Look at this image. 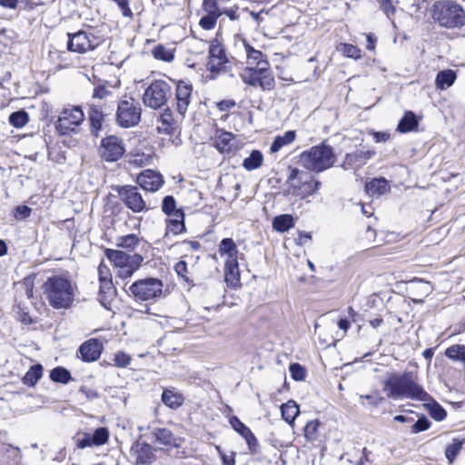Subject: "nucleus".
Masks as SVG:
<instances>
[{
  "instance_id": "nucleus-1",
  "label": "nucleus",
  "mask_w": 465,
  "mask_h": 465,
  "mask_svg": "<svg viewBox=\"0 0 465 465\" xmlns=\"http://www.w3.org/2000/svg\"><path fill=\"white\" fill-rule=\"evenodd\" d=\"M383 391H388L387 396L393 400L406 398L425 401L430 399V395L416 382L414 375L411 371L390 374L384 381Z\"/></svg>"
},
{
  "instance_id": "nucleus-2",
  "label": "nucleus",
  "mask_w": 465,
  "mask_h": 465,
  "mask_svg": "<svg viewBox=\"0 0 465 465\" xmlns=\"http://www.w3.org/2000/svg\"><path fill=\"white\" fill-rule=\"evenodd\" d=\"M43 289L49 305L54 309L66 310L74 304L76 286L68 278L62 275L48 277Z\"/></svg>"
},
{
  "instance_id": "nucleus-3",
  "label": "nucleus",
  "mask_w": 465,
  "mask_h": 465,
  "mask_svg": "<svg viewBox=\"0 0 465 465\" xmlns=\"http://www.w3.org/2000/svg\"><path fill=\"white\" fill-rule=\"evenodd\" d=\"M432 20L440 27L447 29L460 28L465 25V10L453 0H438L430 10Z\"/></svg>"
},
{
  "instance_id": "nucleus-4",
  "label": "nucleus",
  "mask_w": 465,
  "mask_h": 465,
  "mask_svg": "<svg viewBox=\"0 0 465 465\" xmlns=\"http://www.w3.org/2000/svg\"><path fill=\"white\" fill-rule=\"evenodd\" d=\"M299 158L300 163L305 169L315 173L331 168L335 160L332 147L324 143L302 152Z\"/></svg>"
},
{
  "instance_id": "nucleus-5",
  "label": "nucleus",
  "mask_w": 465,
  "mask_h": 465,
  "mask_svg": "<svg viewBox=\"0 0 465 465\" xmlns=\"http://www.w3.org/2000/svg\"><path fill=\"white\" fill-rule=\"evenodd\" d=\"M162 280L153 277L138 280L133 282L128 292L136 301H156L164 297Z\"/></svg>"
},
{
  "instance_id": "nucleus-6",
  "label": "nucleus",
  "mask_w": 465,
  "mask_h": 465,
  "mask_svg": "<svg viewBox=\"0 0 465 465\" xmlns=\"http://www.w3.org/2000/svg\"><path fill=\"white\" fill-rule=\"evenodd\" d=\"M105 255L119 269L117 276L122 279L131 277L143 262L141 255L129 254L119 250L106 249Z\"/></svg>"
},
{
  "instance_id": "nucleus-7",
  "label": "nucleus",
  "mask_w": 465,
  "mask_h": 465,
  "mask_svg": "<svg viewBox=\"0 0 465 465\" xmlns=\"http://www.w3.org/2000/svg\"><path fill=\"white\" fill-rule=\"evenodd\" d=\"M142 107L134 98L121 100L117 104L116 123L123 128L136 126L141 121Z\"/></svg>"
},
{
  "instance_id": "nucleus-8",
  "label": "nucleus",
  "mask_w": 465,
  "mask_h": 465,
  "mask_svg": "<svg viewBox=\"0 0 465 465\" xmlns=\"http://www.w3.org/2000/svg\"><path fill=\"white\" fill-rule=\"evenodd\" d=\"M172 96V88L163 80L153 81L145 89L143 95V103L152 109L163 107Z\"/></svg>"
},
{
  "instance_id": "nucleus-9",
  "label": "nucleus",
  "mask_w": 465,
  "mask_h": 465,
  "mask_svg": "<svg viewBox=\"0 0 465 465\" xmlns=\"http://www.w3.org/2000/svg\"><path fill=\"white\" fill-rule=\"evenodd\" d=\"M84 118V113L81 106L64 108L55 122V129L61 135L69 134L72 132H76Z\"/></svg>"
},
{
  "instance_id": "nucleus-10",
  "label": "nucleus",
  "mask_w": 465,
  "mask_h": 465,
  "mask_svg": "<svg viewBox=\"0 0 465 465\" xmlns=\"http://www.w3.org/2000/svg\"><path fill=\"white\" fill-rule=\"evenodd\" d=\"M115 191L118 193L120 200L134 213H142L150 209L146 206L145 201L136 186H117Z\"/></svg>"
},
{
  "instance_id": "nucleus-11",
  "label": "nucleus",
  "mask_w": 465,
  "mask_h": 465,
  "mask_svg": "<svg viewBox=\"0 0 465 465\" xmlns=\"http://www.w3.org/2000/svg\"><path fill=\"white\" fill-rule=\"evenodd\" d=\"M67 36V49L70 52L84 54L94 50L99 45L97 38L84 31H78L74 34L68 33Z\"/></svg>"
},
{
  "instance_id": "nucleus-12",
  "label": "nucleus",
  "mask_w": 465,
  "mask_h": 465,
  "mask_svg": "<svg viewBox=\"0 0 465 465\" xmlns=\"http://www.w3.org/2000/svg\"><path fill=\"white\" fill-rule=\"evenodd\" d=\"M125 148L121 138L109 135L102 139L99 153L105 162H115L124 153Z\"/></svg>"
},
{
  "instance_id": "nucleus-13",
  "label": "nucleus",
  "mask_w": 465,
  "mask_h": 465,
  "mask_svg": "<svg viewBox=\"0 0 465 465\" xmlns=\"http://www.w3.org/2000/svg\"><path fill=\"white\" fill-rule=\"evenodd\" d=\"M147 429L151 432V440L153 443L161 445L162 450H180L181 438H177L170 430L166 428L154 427L148 425Z\"/></svg>"
},
{
  "instance_id": "nucleus-14",
  "label": "nucleus",
  "mask_w": 465,
  "mask_h": 465,
  "mask_svg": "<svg viewBox=\"0 0 465 465\" xmlns=\"http://www.w3.org/2000/svg\"><path fill=\"white\" fill-rule=\"evenodd\" d=\"M192 92V84L183 80L177 82L175 90L176 111L182 116H184L187 112L191 103Z\"/></svg>"
},
{
  "instance_id": "nucleus-15",
  "label": "nucleus",
  "mask_w": 465,
  "mask_h": 465,
  "mask_svg": "<svg viewBox=\"0 0 465 465\" xmlns=\"http://www.w3.org/2000/svg\"><path fill=\"white\" fill-rule=\"evenodd\" d=\"M136 182L143 190L153 193L162 187L163 179L160 173L147 169L137 176Z\"/></svg>"
},
{
  "instance_id": "nucleus-16",
  "label": "nucleus",
  "mask_w": 465,
  "mask_h": 465,
  "mask_svg": "<svg viewBox=\"0 0 465 465\" xmlns=\"http://www.w3.org/2000/svg\"><path fill=\"white\" fill-rule=\"evenodd\" d=\"M103 345L97 339L84 341L78 349L80 358L85 362L97 361L102 353Z\"/></svg>"
},
{
  "instance_id": "nucleus-17",
  "label": "nucleus",
  "mask_w": 465,
  "mask_h": 465,
  "mask_svg": "<svg viewBox=\"0 0 465 465\" xmlns=\"http://www.w3.org/2000/svg\"><path fill=\"white\" fill-rule=\"evenodd\" d=\"M224 49L220 45H212L209 50L207 67L211 73H219L227 63Z\"/></svg>"
},
{
  "instance_id": "nucleus-18",
  "label": "nucleus",
  "mask_w": 465,
  "mask_h": 465,
  "mask_svg": "<svg viewBox=\"0 0 465 465\" xmlns=\"http://www.w3.org/2000/svg\"><path fill=\"white\" fill-rule=\"evenodd\" d=\"M234 140L235 136L233 134L223 130H217L213 138V143L220 153H230L234 151Z\"/></svg>"
},
{
  "instance_id": "nucleus-19",
  "label": "nucleus",
  "mask_w": 465,
  "mask_h": 465,
  "mask_svg": "<svg viewBox=\"0 0 465 465\" xmlns=\"http://www.w3.org/2000/svg\"><path fill=\"white\" fill-rule=\"evenodd\" d=\"M87 120L89 123L90 133L93 136L98 137L105 119L103 112H99L97 106H89Z\"/></svg>"
},
{
  "instance_id": "nucleus-20",
  "label": "nucleus",
  "mask_w": 465,
  "mask_h": 465,
  "mask_svg": "<svg viewBox=\"0 0 465 465\" xmlns=\"http://www.w3.org/2000/svg\"><path fill=\"white\" fill-rule=\"evenodd\" d=\"M136 465H151L154 460L155 455L153 451V447L146 442L136 443Z\"/></svg>"
},
{
  "instance_id": "nucleus-21",
  "label": "nucleus",
  "mask_w": 465,
  "mask_h": 465,
  "mask_svg": "<svg viewBox=\"0 0 465 465\" xmlns=\"http://www.w3.org/2000/svg\"><path fill=\"white\" fill-rule=\"evenodd\" d=\"M365 191L371 196L381 195L390 191V185L383 177L374 178L365 183Z\"/></svg>"
},
{
  "instance_id": "nucleus-22",
  "label": "nucleus",
  "mask_w": 465,
  "mask_h": 465,
  "mask_svg": "<svg viewBox=\"0 0 465 465\" xmlns=\"http://www.w3.org/2000/svg\"><path fill=\"white\" fill-rule=\"evenodd\" d=\"M157 126L159 133L173 134L175 130V121L173 119V112L170 108L164 109L161 114Z\"/></svg>"
},
{
  "instance_id": "nucleus-23",
  "label": "nucleus",
  "mask_w": 465,
  "mask_h": 465,
  "mask_svg": "<svg viewBox=\"0 0 465 465\" xmlns=\"http://www.w3.org/2000/svg\"><path fill=\"white\" fill-rule=\"evenodd\" d=\"M418 125L419 120L416 114L412 111H406L399 121L396 130L401 134H405L416 130Z\"/></svg>"
},
{
  "instance_id": "nucleus-24",
  "label": "nucleus",
  "mask_w": 465,
  "mask_h": 465,
  "mask_svg": "<svg viewBox=\"0 0 465 465\" xmlns=\"http://www.w3.org/2000/svg\"><path fill=\"white\" fill-rule=\"evenodd\" d=\"M245 50L247 54V64L249 66L259 68L269 66V63L264 59V54L262 51L254 49L249 44H245Z\"/></svg>"
},
{
  "instance_id": "nucleus-25",
  "label": "nucleus",
  "mask_w": 465,
  "mask_h": 465,
  "mask_svg": "<svg viewBox=\"0 0 465 465\" xmlns=\"http://www.w3.org/2000/svg\"><path fill=\"white\" fill-rule=\"evenodd\" d=\"M225 281L231 284L240 281L238 257L227 259L224 265Z\"/></svg>"
},
{
  "instance_id": "nucleus-26",
  "label": "nucleus",
  "mask_w": 465,
  "mask_h": 465,
  "mask_svg": "<svg viewBox=\"0 0 465 465\" xmlns=\"http://www.w3.org/2000/svg\"><path fill=\"white\" fill-rule=\"evenodd\" d=\"M456 77L457 74L454 70H441L436 75L435 85L437 89L444 90L454 84Z\"/></svg>"
},
{
  "instance_id": "nucleus-27",
  "label": "nucleus",
  "mask_w": 465,
  "mask_h": 465,
  "mask_svg": "<svg viewBox=\"0 0 465 465\" xmlns=\"http://www.w3.org/2000/svg\"><path fill=\"white\" fill-rule=\"evenodd\" d=\"M170 220H168L166 226L165 236L168 235L169 232L177 235L181 232H185V224H184V213L183 212H176L174 216H172Z\"/></svg>"
},
{
  "instance_id": "nucleus-28",
  "label": "nucleus",
  "mask_w": 465,
  "mask_h": 465,
  "mask_svg": "<svg viewBox=\"0 0 465 465\" xmlns=\"http://www.w3.org/2000/svg\"><path fill=\"white\" fill-rule=\"evenodd\" d=\"M282 419L289 424H292L298 416L299 406L294 401H288L281 406Z\"/></svg>"
},
{
  "instance_id": "nucleus-29",
  "label": "nucleus",
  "mask_w": 465,
  "mask_h": 465,
  "mask_svg": "<svg viewBox=\"0 0 465 465\" xmlns=\"http://www.w3.org/2000/svg\"><path fill=\"white\" fill-rule=\"evenodd\" d=\"M43 370V366L40 363L31 366L23 377V383L29 387H34L42 378Z\"/></svg>"
},
{
  "instance_id": "nucleus-30",
  "label": "nucleus",
  "mask_w": 465,
  "mask_h": 465,
  "mask_svg": "<svg viewBox=\"0 0 465 465\" xmlns=\"http://www.w3.org/2000/svg\"><path fill=\"white\" fill-rule=\"evenodd\" d=\"M293 226L294 221L291 214H281L273 218L272 227L276 232H284Z\"/></svg>"
},
{
  "instance_id": "nucleus-31",
  "label": "nucleus",
  "mask_w": 465,
  "mask_h": 465,
  "mask_svg": "<svg viewBox=\"0 0 465 465\" xmlns=\"http://www.w3.org/2000/svg\"><path fill=\"white\" fill-rule=\"evenodd\" d=\"M427 401L428 402L424 403V407L429 411L430 417L437 421L443 420L447 416V412L443 407H441L434 399H432L431 396L430 399Z\"/></svg>"
},
{
  "instance_id": "nucleus-32",
  "label": "nucleus",
  "mask_w": 465,
  "mask_h": 465,
  "mask_svg": "<svg viewBox=\"0 0 465 465\" xmlns=\"http://www.w3.org/2000/svg\"><path fill=\"white\" fill-rule=\"evenodd\" d=\"M114 294V288L112 279H104L100 282L99 288V300L101 303L105 306L111 297Z\"/></svg>"
},
{
  "instance_id": "nucleus-33",
  "label": "nucleus",
  "mask_w": 465,
  "mask_h": 465,
  "mask_svg": "<svg viewBox=\"0 0 465 465\" xmlns=\"http://www.w3.org/2000/svg\"><path fill=\"white\" fill-rule=\"evenodd\" d=\"M261 72L259 67L248 66L241 74L242 81L252 86H259Z\"/></svg>"
},
{
  "instance_id": "nucleus-34",
  "label": "nucleus",
  "mask_w": 465,
  "mask_h": 465,
  "mask_svg": "<svg viewBox=\"0 0 465 465\" xmlns=\"http://www.w3.org/2000/svg\"><path fill=\"white\" fill-rule=\"evenodd\" d=\"M162 401L171 409H177L183 403V397L170 390H164L162 394Z\"/></svg>"
},
{
  "instance_id": "nucleus-35",
  "label": "nucleus",
  "mask_w": 465,
  "mask_h": 465,
  "mask_svg": "<svg viewBox=\"0 0 465 465\" xmlns=\"http://www.w3.org/2000/svg\"><path fill=\"white\" fill-rule=\"evenodd\" d=\"M263 162V155L259 150H253L242 162V166L247 171L258 169Z\"/></svg>"
},
{
  "instance_id": "nucleus-36",
  "label": "nucleus",
  "mask_w": 465,
  "mask_h": 465,
  "mask_svg": "<svg viewBox=\"0 0 465 465\" xmlns=\"http://www.w3.org/2000/svg\"><path fill=\"white\" fill-rule=\"evenodd\" d=\"M296 137L294 131H287L282 136H276L271 144L270 150L272 153L278 152L282 146L289 144L294 141Z\"/></svg>"
},
{
  "instance_id": "nucleus-37",
  "label": "nucleus",
  "mask_w": 465,
  "mask_h": 465,
  "mask_svg": "<svg viewBox=\"0 0 465 465\" xmlns=\"http://www.w3.org/2000/svg\"><path fill=\"white\" fill-rule=\"evenodd\" d=\"M152 54L155 59L167 63H170L174 59L173 49L167 48L161 44L153 48Z\"/></svg>"
},
{
  "instance_id": "nucleus-38",
  "label": "nucleus",
  "mask_w": 465,
  "mask_h": 465,
  "mask_svg": "<svg viewBox=\"0 0 465 465\" xmlns=\"http://www.w3.org/2000/svg\"><path fill=\"white\" fill-rule=\"evenodd\" d=\"M219 252L221 255L226 254L227 259L238 257V250L235 242L232 238H224L221 241L219 245Z\"/></svg>"
},
{
  "instance_id": "nucleus-39",
  "label": "nucleus",
  "mask_w": 465,
  "mask_h": 465,
  "mask_svg": "<svg viewBox=\"0 0 465 465\" xmlns=\"http://www.w3.org/2000/svg\"><path fill=\"white\" fill-rule=\"evenodd\" d=\"M445 356L454 361L465 363V345L454 344L445 350Z\"/></svg>"
},
{
  "instance_id": "nucleus-40",
  "label": "nucleus",
  "mask_w": 465,
  "mask_h": 465,
  "mask_svg": "<svg viewBox=\"0 0 465 465\" xmlns=\"http://www.w3.org/2000/svg\"><path fill=\"white\" fill-rule=\"evenodd\" d=\"M50 379L54 382L67 384L72 380V375L67 369L58 366L50 371Z\"/></svg>"
},
{
  "instance_id": "nucleus-41",
  "label": "nucleus",
  "mask_w": 465,
  "mask_h": 465,
  "mask_svg": "<svg viewBox=\"0 0 465 465\" xmlns=\"http://www.w3.org/2000/svg\"><path fill=\"white\" fill-rule=\"evenodd\" d=\"M261 76H260V82L259 86L262 90H272L274 87V77L270 71L269 66H264L260 68Z\"/></svg>"
},
{
  "instance_id": "nucleus-42",
  "label": "nucleus",
  "mask_w": 465,
  "mask_h": 465,
  "mask_svg": "<svg viewBox=\"0 0 465 465\" xmlns=\"http://www.w3.org/2000/svg\"><path fill=\"white\" fill-rule=\"evenodd\" d=\"M29 121V115L25 110H18L9 115V123L15 128L24 127Z\"/></svg>"
},
{
  "instance_id": "nucleus-43",
  "label": "nucleus",
  "mask_w": 465,
  "mask_h": 465,
  "mask_svg": "<svg viewBox=\"0 0 465 465\" xmlns=\"http://www.w3.org/2000/svg\"><path fill=\"white\" fill-rule=\"evenodd\" d=\"M464 443H465V440L454 439L452 443L446 447L445 456H446V459L450 462L454 461L457 455L460 453V450L462 449V446Z\"/></svg>"
},
{
  "instance_id": "nucleus-44",
  "label": "nucleus",
  "mask_w": 465,
  "mask_h": 465,
  "mask_svg": "<svg viewBox=\"0 0 465 465\" xmlns=\"http://www.w3.org/2000/svg\"><path fill=\"white\" fill-rule=\"evenodd\" d=\"M162 210L168 216H174L176 212H183L182 209L176 208V202L173 195H167L163 198Z\"/></svg>"
},
{
  "instance_id": "nucleus-45",
  "label": "nucleus",
  "mask_w": 465,
  "mask_h": 465,
  "mask_svg": "<svg viewBox=\"0 0 465 465\" xmlns=\"http://www.w3.org/2000/svg\"><path fill=\"white\" fill-rule=\"evenodd\" d=\"M139 243V239L135 234H127L124 236H122L118 238L117 240V246L127 249V250H134Z\"/></svg>"
},
{
  "instance_id": "nucleus-46",
  "label": "nucleus",
  "mask_w": 465,
  "mask_h": 465,
  "mask_svg": "<svg viewBox=\"0 0 465 465\" xmlns=\"http://www.w3.org/2000/svg\"><path fill=\"white\" fill-rule=\"evenodd\" d=\"M338 51L342 53L345 56L355 60L361 57V49L351 44H341L338 47Z\"/></svg>"
},
{
  "instance_id": "nucleus-47",
  "label": "nucleus",
  "mask_w": 465,
  "mask_h": 465,
  "mask_svg": "<svg viewBox=\"0 0 465 465\" xmlns=\"http://www.w3.org/2000/svg\"><path fill=\"white\" fill-rule=\"evenodd\" d=\"M321 422L319 420H310L304 428V436L307 440L313 441L319 436V427Z\"/></svg>"
},
{
  "instance_id": "nucleus-48",
  "label": "nucleus",
  "mask_w": 465,
  "mask_h": 465,
  "mask_svg": "<svg viewBox=\"0 0 465 465\" xmlns=\"http://www.w3.org/2000/svg\"><path fill=\"white\" fill-rule=\"evenodd\" d=\"M109 438V431L105 427L97 428L94 434H92V443L95 446H101L107 442Z\"/></svg>"
},
{
  "instance_id": "nucleus-49",
  "label": "nucleus",
  "mask_w": 465,
  "mask_h": 465,
  "mask_svg": "<svg viewBox=\"0 0 465 465\" xmlns=\"http://www.w3.org/2000/svg\"><path fill=\"white\" fill-rule=\"evenodd\" d=\"M289 371L291 373L292 378L296 381H304L306 378V369L298 362L290 364Z\"/></svg>"
},
{
  "instance_id": "nucleus-50",
  "label": "nucleus",
  "mask_w": 465,
  "mask_h": 465,
  "mask_svg": "<svg viewBox=\"0 0 465 465\" xmlns=\"http://www.w3.org/2000/svg\"><path fill=\"white\" fill-rule=\"evenodd\" d=\"M113 96V93L104 85H97L94 87L92 99L93 101H107Z\"/></svg>"
},
{
  "instance_id": "nucleus-51",
  "label": "nucleus",
  "mask_w": 465,
  "mask_h": 465,
  "mask_svg": "<svg viewBox=\"0 0 465 465\" xmlns=\"http://www.w3.org/2000/svg\"><path fill=\"white\" fill-rule=\"evenodd\" d=\"M88 106H97L99 112H103V114L107 116L112 114L114 110V104L110 100L107 101H92L88 104Z\"/></svg>"
},
{
  "instance_id": "nucleus-52",
  "label": "nucleus",
  "mask_w": 465,
  "mask_h": 465,
  "mask_svg": "<svg viewBox=\"0 0 465 465\" xmlns=\"http://www.w3.org/2000/svg\"><path fill=\"white\" fill-rule=\"evenodd\" d=\"M430 421L425 415H421L418 420L411 426V432L417 434L427 430L430 427Z\"/></svg>"
},
{
  "instance_id": "nucleus-53",
  "label": "nucleus",
  "mask_w": 465,
  "mask_h": 465,
  "mask_svg": "<svg viewBox=\"0 0 465 465\" xmlns=\"http://www.w3.org/2000/svg\"><path fill=\"white\" fill-rule=\"evenodd\" d=\"M302 194L303 197L312 195L316 193L321 186V182L316 180L303 181Z\"/></svg>"
},
{
  "instance_id": "nucleus-54",
  "label": "nucleus",
  "mask_w": 465,
  "mask_h": 465,
  "mask_svg": "<svg viewBox=\"0 0 465 465\" xmlns=\"http://www.w3.org/2000/svg\"><path fill=\"white\" fill-rule=\"evenodd\" d=\"M232 428L237 431L242 437L247 434L251 430L242 422L236 416H232L229 420Z\"/></svg>"
},
{
  "instance_id": "nucleus-55",
  "label": "nucleus",
  "mask_w": 465,
  "mask_h": 465,
  "mask_svg": "<svg viewBox=\"0 0 465 465\" xmlns=\"http://www.w3.org/2000/svg\"><path fill=\"white\" fill-rule=\"evenodd\" d=\"M219 17V15L206 14L200 19L199 25L205 30H211L214 28Z\"/></svg>"
},
{
  "instance_id": "nucleus-56",
  "label": "nucleus",
  "mask_w": 465,
  "mask_h": 465,
  "mask_svg": "<svg viewBox=\"0 0 465 465\" xmlns=\"http://www.w3.org/2000/svg\"><path fill=\"white\" fill-rule=\"evenodd\" d=\"M249 448V450L252 454H256L259 452V442L254 436V434L250 430L247 434L242 437Z\"/></svg>"
},
{
  "instance_id": "nucleus-57",
  "label": "nucleus",
  "mask_w": 465,
  "mask_h": 465,
  "mask_svg": "<svg viewBox=\"0 0 465 465\" xmlns=\"http://www.w3.org/2000/svg\"><path fill=\"white\" fill-rule=\"evenodd\" d=\"M203 7L207 14L222 15V11L219 9L216 0H203Z\"/></svg>"
},
{
  "instance_id": "nucleus-58",
  "label": "nucleus",
  "mask_w": 465,
  "mask_h": 465,
  "mask_svg": "<svg viewBox=\"0 0 465 465\" xmlns=\"http://www.w3.org/2000/svg\"><path fill=\"white\" fill-rule=\"evenodd\" d=\"M32 209L27 205H19L14 211L15 220H25L31 214Z\"/></svg>"
},
{
  "instance_id": "nucleus-59",
  "label": "nucleus",
  "mask_w": 465,
  "mask_h": 465,
  "mask_svg": "<svg viewBox=\"0 0 465 465\" xmlns=\"http://www.w3.org/2000/svg\"><path fill=\"white\" fill-rule=\"evenodd\" d=\"M174 271L176 272L177 275L183 278L186 282H191L187 276L188 265L184 261H179L174 266Z\"/></svg>"
},
{
  "instance_id": "nucleus-60",
  "label": "nucleus",
  "mask_w": 465,
  "mask_h": 465,
  "mask_svg": "<svg viewBox=\"0 0 465 465\" xmlns=\"http://www.w3.org/2000/svg\"><path fill=\"white\" fill-rule=\"evenodd\" d=\"M361 400H367L368 405L371 407H378L383 401V398L379 395V392L368 395H361Z\"/></svg>"
},
{
  "instance_id": "nucleus-61",
  "label": "nucleus",
  "mask_w": 465,
  "mask_h": 465,
  "mask_svg": "<svg viewBox=\"0 0 465 465\" xmlns=\"http://www.w3.org/2000/svg\"><path fill=\"white\" fill-rule=\"evenodd\" d=\"M130 361L131 357L124 352H117L114 356V362L118 367H126Z\"/></svg>"
},
{
  "instance_id": "nucleus-62",
  "label": "nucleus",
  "mask_w": 465,
  "mask_h": 465,
  "mask_svg": "<svg viewBox=\"0 0 465 465\" xmlns=\"http://www.w3.org/2000/svg\"><path fill=\"white\" fill-rule=\"evenodd\" d=\"M92 434L84 433L83 438L77 440L76 446L79 449L95 446L94 443H92Z\"/></svg>"
},
{
  "instance_id": "nucleus-63",
  "label": "nucleus",
  "mask_w": 465,
  "mask_h": 465,
  "mask_svg": "<svg viewBox=\"0 0 465 465\" xmlns=\"http://www.w3.org/2000/svg\"><path fill=\"white\" fill-rule=\"evenodd\" d=\"M381 9L388 17L394 15L395 7L391 3V0H379Z\"/></svg>"
},
{
  "instance_id": "nucleus-64",
  "label": "nucleus",
  "mask_w": 465,
  "mask_h": 465,
  "mask_svg": "<svg viewBox=\"0 0 465 465\" xmlns=\"http://www.w3.org/2000/svg\"><path fill=\"white\" fill-rule=\"evenodd\" d=\"M301 171L297 168H292L290 170V174L287 178V183H290L292 186L295 187L296 183H294L296 180H300L301 183H302V176H300Z\"/></svg>"
}]
</instances>
